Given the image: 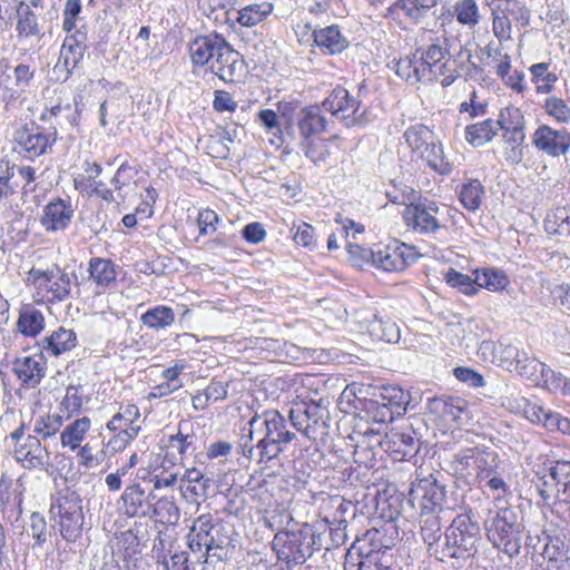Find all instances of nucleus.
<instances>
[{"mask_svg": "<svg viewBox=\"0 0 570 570\" xmlns=\"http://www.w3.org/2000/svg\"><path fill=\"white\" fill-rule=\"evenodd\" d=\"M499 456L484 448H466L453 455L450 469L466 485L487 488L498 499L510 492V487L498 472Z\"/></svg>", "mask_w": 570, "mask_h": 570, "instance_id": "obj_1", "label": "nucleus"}, {"mask_svg": "<svg viewBox=\"0 0 570 570\" xmlns=\"http://www.w3.org/2000/svg\"><path fill=\"white\" fill-rule=\"evenodd\" d=\"M248 425L252 428V433L256 434L259 462L277 458L296 436L288 430L286 419L276 410L256 413L248 421Z\"/></svg>", "mask_w": 570, "mask_h": 570, "instance_id": "obj_2", "label": "nucleus"}, {"mask_svg": "<svg viewBox=\"0 0 570 570\" xmlns=\"http://www.w3.org/2000/svg\"><path fill=\"white\" fill-rule=\"evenodd\" d=\"M452 48L453 39L443 36L416 51L420 52L421 75L424 77V83L440 81L443 87H449L459 77L454 66L455 59L462 58L466 50L460 46L459 51L451 55Z\"/></svg>", "mask_w": 570, "mask_h": 570, "instance_id": "obj_3", "label": "nucleus"}, {"mask_svg": "<svg viewBox=\"0 0 570 570\" xmlns=\"http://www.w3.org/2000/svg\"><path fill=\"white\" fill-rule=\"evenodd\" d=\"M480 528L466 514L453 519L444 531L440 549H435V558L442 562L453 560L452 564L461 567L478 551Z\"/></svg>", "mask_w": 570, "mask_h": 570, "instance_id": "obj_4", "label": "nucleus"}, {"mask_svg": "<svg viewBox=\"0 0 570 570\" xmlns=\"http://www.w3.org/2000/svg\"><path fill=\"white\" fill-rule=\"evenodd\" d=\"M28 279L32 283L39 301L49 304L66 302L73 297L72 286H79L78 275L68 273L59 265L46 271L32 268Z\"/></svg>", "mask_w": 570, "mask_h": 570, "instance_id": "obj_5", "label": "nucleus"}, {"mask_svg": "<svg viewBox=\"0 0 570 570\" xmlns=\"http://www.w3.org/2000/svg\"><path fill=\"white\" fill-rule=\"evenodd\" d=\"M315 535L309 529L279 531L274 535L272 547L277 560L287 570L304 564L314 553Z\"/></svg>", "mask_w": 570, "mask_h": 570, "instance_id": "obj_6", "label": "nucleus"}, {"mask_svg": "<svg viewBox=\"0 0 570 570\" xmlns=\"http://www.w3.org/2000/svg\"><path fill=\"white\" fill-rule=\"evenodd\" d=\"M488 539L499 550L509 557L519 554L521 549V531L517 512L503 508L485 521Z\"/></svg>", "mask_w": 570, "mask_h": 570, "instance_id": "obj_7", "label": "nucleus"}, {"mask_svg": "<svg viewBox=\"0 0 570 570\" xmlns=\"http://www.w3.org/2000/svg\"><path fill=\"white\" fill-rule=\"evenodd\" d=\"M50 513L66 541L75 542L81 537L85 517L81 499L77 494L58 497L51 504Z\"/></svg>", "mask_w": 570, "mask_h": 570, "instance_id": "obj_8", "label": "nucleus"}, {"mask_svg": "<svg viewBox=\"0 0 570 570\" xmlns=\"http://www.w3.org/2000/svg\"><path fill=\"white\" fill-rule=\"evenodd\" d=\"M445 206L420 197L406 206L403 217L413 230L423 235H434L445 228Z\"/></svg>", "mask_w": 570, "mask_h": 570, "instance_id": "obj_9", "label": "nucleus"}, {"mask_svg": "<svg viewBox=\"0 0 570 570\" xmlns=\"http://www.w3.org/2000/svg\"><path fill=\"white\" fill-rule=\"evenodd\" d=\"M293 426L309 440H316L327 433L328 410L320 402L295 404L289 412Z\"/></svg>", "mask_w": 570, "mask_h": 570, "instance_id": "obj_10", "label": "nucleus"}, {"mask_svg": "<svg viewBox=\"0 0 570 570\" xmlns=\"http://www.w3.org/2000/svg\"><path fill=\"white\" fill-rule=\"evenodd\" d=\"M322 106L346 127L363 124L364 112L361 111V101L343 87L334 88Z\"/></svg>", "mask_w": 570, "mask_h": 570, "instance_id": "obj_11", "label": "nucleus"}, {"mask_svg": "<svg viewBox=\"0 0 570 570\" xmlns=\"http://www.w3.org/2000/svg\"><path fill=\"white\" fill-rule=\"evenodd\" d=\"M13 140L19 153L33 158L43 155L56 141V132L45 134L35 122L23 124L14 130Z\"/></svg>", "mask_w": 570, "mask_h": 570, "instance_id": "obj_12", "label": "nucleus"}, {"mask_svg": "<svg viewBox=\"0 0 570 570\" xmlns=\"http://www.w3.org/2000/svg\"><path fill=\"white\" fill-rule=\"evenodd\" d=\"M415 259L413 247L394 240L383 247H376L372 265L385 272H402Z\"/></svg>", "mask_w": 570, "mask_h": 570, "instance_id": "obj_13", "label": "nucleus"}, {"mask_svg": "<svg viewBox=\"0 0 570 570\" xmlns=\"http://www.w3.org/2000/svg\"><path fill=\"white\" fill-rule=\"evenodd\" d=\"M11 438L16 440L14 458L24 468L36 469L46 465L49 453L36 435L23 438V428L21 426L11 433Z\"/></svg>", "mask_w": 570, "mask_h": 570, "instance_id": "obj_14", "label": "nucleus"}, {"mask_svg": "<svg viewBox=\"0 0 570 570\" xmlns=\"http://www.w3.org/2000/svg\"><path fill=\"white\" fill-rule=\"evenodd\" d=\"M228 45L225 37L217 32H212L206 36H197L188 45V51L190 60L194 67H208L217 59V55H220Z\"/></svg>", "mask_w": 570, "mask_h": 570, "instance_id": "obj_15", "label": "nucleus"}, {"mask_svg": "<svg viewBox=\"0 0 570 570\" xmlns=\"http://www.w3.org/2000/svg\"><path fill=\"white\" fill-rule=\"evenodd\" d=\"M570 461H557L547 472L538 476L535 484L541 499L546 504L553 502L559 507L561 490L570 472Z\"/></svg>", "mask_w": 570, "mask_h": 570, "instance_id": "obj_16", "label": "nucleus"}, {"mask_svg": "<svg viewBox=\"0 0 570 570\" xmlns=\"http://www.w3.org/2000/svg\"><path fill=\"white\" fill-rule=\"evenodd\" d=\"M532 144L550 157L566 156L570 150V132L564 128L558 130L548 125H541L532 134Z\"/></svg>", "mask_w": 570, "mask_h": 570, "instance_id": "obj_17", "label": "nucleus"}, {"mask_svg": "<svg viewBox=\"0 0 570 570\" xmlns=\"http://www.w3.org/2000/svg\"><path fill=\"white\" fill-rule=\"evenodd\" d=\"M209 71L226 83L240 81L247 73V63L243 56L228 42L226 48L217 55Z\"/></svg>", "mask_w": 570, "mask_h": 570, "instance_id": "obj_18", "label": "nucleus"}, {"mask_svg": "<svg viewBox=\"0 0 570 570\" xmlns=\"http://www.w3.org/2000/svg\"><path fill=\"white\" fill-rule=\"evenodd\" d=\"M12 371L26 387H36L46 375V361L42 355H22L14 360Z\"/></svg>", "mask_w": 570, "mask_h": 570, "instance_id": "obj_19", "label": "nucleus"}, {"mask_svg": "<svg viewBox=\"0 0 570 570\" xmlns=\"http://www.w3.org/2000/svg\"><path fill=\"white\" fill-rule=\"evenodd\" d=\"M155 497L146 491L139 484L127 487L121 494V510L125 515L151 517V503Z\"/></svg>", "mask_w": 570, "mask_h": 570, "instance_id": "obj_20", "label": "nucleus"}, {"mask_svg": "<svg viewBox=\"0 0 570 570\" xmlns=\"http://www.w3.org/2000/svg\"><path fill=\"white\" fill-rule=\"evenodd\" d=\"M73 217L71 205L61 198H57L46 205L41 224L48 232L63 230Z\"/></svg>", "mask_w": 570, "mask_h": 570, "instance_id": "obj_21", "label": "nucleus"}, {"mask_svg": "<svg viewBox=\"0 0 570 570\" xmlns=\"http://www.w3.org/2000/svg\"><path fill=\"white\" fill-rule=\"evenodd\" d=\"M87 31L82 28L77 29L73 33L68 35L60 49L59 59L63 66L75 70L83 58L87 49Z\"/></svg>", "mask_w": 570, "mask_h": 570, "instance_id": "obj_22", "label": "nucleus"}, {"mask_svg": "<svg viewBox=\"0 0 570 570\" xmlns=\"http://www.w3.org/2000/svg\"><path fill=\"white\" fill-rule=\"evenodd\" d=\"M480 350L483 354L490 351L493 357L492 361L498 362L500 366L510 372L519 367V363H522V353H525L524 351H520L515 345L502 341L498 344L483 341L480 345Z\"/></svg>", "mask_w": 570, "mask_h": 570, "instance_id": "obj_23", "label": "nucleus"}, {"mask_svg": "<svg viewBox=\"0 0 570 570\" xmlns=\"http://www.w3.org/2000/svg\"><path fill=\"white\" fill-rule=\"evenodd\" d=\"M326 119L321 114V108L317 105H312L303 108L298 114L297 126L299 134L306 141L315 138L326 129Z\"/></svg>", "mask_w": 570, "mask_h": 570, "instance_id": "obj_24", "label": "nucleus"}, {"mask_svg": "<svg viewBox=\"0 0 570 570\" xmlns=\"http://www.w3.org/2000/svg\"><path fill=\"white\" fill-rule=\"evenodd\" d=\"M77 342L73 330L60 326L42 340L41 348L49 355L59 356L76 347Z\"/></svg>", "mask_w": 570, "mask_h": 570, "instance_id": "obj_25", "label": "nucleus"}, {"mask_svg": "<svg viewBox=\"0 0 570 570\" xmlns=\"http://www.w3.org/2000/svg\"><path fill=\"white\" fill-rule=\"evenodd\" d=\"M313 38L315 45L326 55L341 53L348 45L336 24L314 30Z\"/></svg>", "mask_w": 570, "mask_h": 570, "instance_id": "obj_26", "label": "nucleus"}, {"mask_svg": "<svg viewBox=\"0 0 570 570\" xmlns=\"http://www.w3.org/2000/svg\"><path fill=\"white\" fill-rule=\"evenodd\" d=\"M414 499L420 498L423 510H434L445 500V488L436 480H421L411 491Z\"/></svg>", "mask_w": 570, "mask_h": 570, "instance_id": "obj_27", "label": "nucleus"}, {"mask_svg": "<svg viewBox=\"0 0 570 570\" xmlns=\"http://www.w3.org/2000/svg\"><path fill=\"white\" fill-rule=\"evenodd\" d=\"M52 118L56 119L57 125L60 127H63L66 125H69L71 127L77 126L80 118V109L78 106L77 98L73 99V104L58 102L51 108H46L41 115V119L50 120Z\"/></svg>", "mask_w": 570, "mask_h": 570, "instance_id": "obj_28", "label": "nucleus"}, {"mask_svg": "<svg viewBox=\"0 0 570 570\" xmlns=\"http://www.w3.org/2000/svg\"><path fill=\"white\" fill-rule=\"evenodd\" d=\"M429 406L432 412L443 417L461 421L462 414L468 410V402L461 397L442 396L432 399Z\"/></svg>", "mask_w": 570, "mask_h": 570, "instance_id": "obj_29", "label": "nucleus"}, {"mask_svg": "<svg viewBox=\"0 0 570 570\" xmlns=\"http://www.w3.org/2000/svg\"><path fill=\"white\" fill-rule=\"evenodd\" d=\"M273 10L274 6L269 1L254 2L237 11L236 21L243 27L252 28L265 21Z\"/></svg>", "mask_w": 570, "mask_h": 570, "instance_id": "obj_30", "label": "nucleus"}, {"mask_svg": "<svg viewBox=\"0 0 570 570\" xmlns=\"http://www.w3.org/2000/svg\"><path fill=\"white\" fill-rule=\"evenodd\" d=\"M367 332L373 340L386 343H397L401 337L396 323L377 314H373V318L368 321Z\"/></svg>", "mask_w": 570, "mask_h": 570, "instance_id": "obj_31", "label": "nucleus"}, {"mask_svg": "<svg viewBox=\"0 0 570 570\" xmlns=\"http://www.w3.org/2000/svg\"><path fill=\"white\" fill-rule=\"evenodd\" d=\"M90 428L91 421L89 417L83 416L75 420L62 430L60 434L61 445L76 451L81 446V442L85 440Z\"/></svg>", "mask_w": 570, "mask_h": 570, "instance_id": "obj_32", "label": "nucleus"}, {"mask_svg": "<svg viewBox=\"0 0 570 570\" xmlns=\"http://www.w3.org/2000/svg\"><path fill=\"white\" fill-rule=\"evenodd\" d=\"M421 535L428 544L430 554L435 557V549H440L444 537L440 518L434 514H425L421 520Z\"/></svg>", "mask_w": 570, "mask_h": 570, "instance_id": "obj_33", "label": "nucleus"}, {"mask_svg": "<svg viewBox=\"0 0 570 570\" xmlns=\"http://www.w3.org/2000/svg\"><path fill=\"white\" fill-rule=\"evenodd\" d=\"M89 279L99 287H107L116 282V271L114 264L109 259L94 257L88 263Z\"/></svg>", "mask_w": 570, "mask_h": 570, "instance_id": "obj_34", "label": "nucleus"}, {"mask_svg": "<svg viewBox=\"0 0 570 570\" xmlns=\"http://www.w3.org/2000/svg\"><path fill=\"white\" fill-rule=\"evenodd\" d=\"M403 138L411 150L417 155L426 150L435 140L434 134L426 126L417 124L409 127Z\"/></svg>", "mask_w": 570, "mask_h": 570, "instance_id": "obj_35", "label": "nucleus"}, {"mask_svg": "<svg viewBox=\"0 0 570 570\" xmlns=\"http://www.w3.org/2000/svg\"><path fill=\"white\" fill-rule=\"evenodd\" d=\"M542 557L547 560V570H561L569 561L568 550L564 542L559 538L548 540Z\"/></svg>", "mask_w": 570, "mask_h": 570, "instance_id": "obj_36", "label": "nucleus"}, {"mask_svg": "<svg viewBox=\"0 0 570 570\" xmlns=\"http://www.w3.org/2000/svg\"><path fill=\"white\" fill-rule=\"evenodd\" d=\"M18 330L26 336H37L45 328L43 314L33 306H24L17 323Z\"/></svg>", "mask_w": 570, "mask_h": 570, "instance_id": "obj_37", "label": "nucleus"}, {"mask_svg": "<svg viewBox=\"0 0 570 570\" xmlns=\"http://www.w3.org/2000/svg\"><path fill=\"white\" fill-rule=\"evenodd\" d=\"M550 63L538 62L529 68L531 73V81L535 85L538 94L547 95L554 89V85L558 81L556 72L550 71Z\"/></svg>", "mask_w": 570, "mask_h": 570, "instance_id": "obj_38", "label": "nucleus"}, {"mask_svg": "<svg viewBox=\"0 0 570 570\" xmlns=\"http://www.w3.org/2000/svg\"><path fill=\"white\" fill-rule=\"evenodd\" d=\"M475 282L479 287L487 288L491 292H499L504 289L509 284V277L501 269L482 268L473 272Z\"/></svg>", "mask_w": 570, "mask_h": 570, "instance_id": "obj_39", "label": "nucleus"}, {"mask_svg": "<svg viewBox=\"0 0 570 570\" xmlns=\"http://www.w3.org/2000/svg\"><path fill=\"white\" fill-rule=\"evenodd\" d=\"M17 31L21 37H40L41 31L39 28L37 13L31 10L30 6L20 2L17 8Z\"/></svg>", "mask_w": 570, "mask_h": 570, "instance_id": "obj_40", "label": "nucleus"}, {"mask_svg": "<svg viewBox=\"0 0 570 570\" xmlns=\"http://www.w3.org/2000/svg\"><path fill=\"white\" fill-rule=\"evenodd\" d=\"M198 7L217 26L229 24L232 20L228 0H200Z\"/></svg>", "mask_w": 570, "mask_h": 570, "instance_id": "obj_41", "label": "nucleus"}, {"mask_svg": "<svg viewBox=\"0 0 570 570\" xmlns=\"http://www.w3.org/2000/svg\"><path fill=\"white\" fill-rule=\"evenodd\" d=\"M498 134V127L493 119L469 125L465 128V139L473 146H482Z\"/></svg>", "mask_w": 570, "mask_h": 570, "instance_id": "obj_42", "label": "nucleus"}, {"mask_svg": "<svg viewBox=\"0 0 570 570\" xmlns=\"http://www.w3.org/2000/svg\"><path fill=\"white\" fill-rule=\"evenodd\" d=\"M302 147L305 156L316 166L321 167L328 165L332 155L330 140L313 138L302 141Z\"/></svg>", "mask_w": 570, "mask_h": 570, "instance_id": "obj_43", "label": "nucleus"}, {"mask_svg": "<svg viewBox=\"0 0 570 570\" xmlns=\"http://www.w3.org/2000/svg\"><path fill=\"white\" fill-rule=\"evenodd\" d=\"M140 321L145 326L157 331L170 326L175 322V313L173 308L159 305L145 312Z\"/></svg>", "mask_w": 570, "mask_h": 570, "instance_id": "obj_44", "label": "nucleus"}, {"mask_svg": "<svg viewBox=\"0 0 570 570\" xmlns=\"http://www.w3.org/2000/svg\"><path fill=\"white\" fill-rule=\"evenodd\" d=\"M421 70L420 58H416V53L401 58L395 63L396 75L411 85L417 82L424 83V77L421 75Z\"/></svg>", "mask_w": 570, "mask_h": 570, "instance_id": "obj_45", "label": "nucleus"}, {"mask_svg": "<svg viewBox=\"0 0 570 570\" xmlns=\"http://www.w3.org/2000/svg\"><path fill=\"white\" fill-rule=\"evenodd\" d=\"M484 187L478 179H471L463 184L459 191V198L464 208L475 212L482 204Z\"/></svg>", "mask_w": 570, "mask_h": 570, "instance_id": "obj_46", "label": "nucleus"}, {"mask_svg": "<svg viewBox=\"0 0 570 570\" xmlns=\"http://www.w3.org/2000/svg\"><path fill=\"white\" fill-rule=\"evenodd\" d=\"M419 156L441 175H449L452 171L451 164L444 158L442 145L438 144L435 140Z\"/></svg>", "mask_w": 570, "mask_h": 570, "instance_id": "obj_47", "label": "nucleus"}, {"mask_svg": "<svg viewBox=\"0 0 570 570\" xmlns=\"http://www.w3.org/2000/svg\"><path fill=\"white\" fill-rule=\"evenodd\" d=\"M379 399L387 406L393 407L397 416L405 412L409 402L407 394L402 389L391 385L381 387Z\"/></svg>", "mask_w": 570, "mask_h": 570, "instance_id": "obj_48", "label": "nucleus"}, {"mask_svg": "<svg viewBox=\"0 0 570 570\" xmlns=\"http://www.w3.org/2000/svg\"><path fill=\"white\" fill-rule=\"evenodd\" d=\"M151 517H156L163 524H174L179 520V509L169 498H160L151 503Z\"/></svg>", "mask_w": 570, "mask_h": 570, "instance_id": "obj_49", "label": "nucleus"}, {"mask_svg": "<svg viewBox=\"0 0 570 570\" xmlns=\"http://www.w3.org/2000/svg\"><path fill=\"white\" fill-rule=\"evenodd\" d=\"M20 500L13 497L10 488L0 483V518L11 521L13 518L18 519L21 513Z\"/></svg>", "mask_w": 570, "mask_h": 570, "instance_id": "obj_50", "label": "nucleus"}, {"mask_svg": "<svg viewBox=\"0 0 570 570\" xmlns=\"http://www.w3.org/2000/svg\"><path fill=\"white\" fill-rule=\"evenodd\" d=\"M364 411L366 415L376 423L392 422L394 417L397 416L393 407L387 406L380 399L365 401Z\"/></svg>", "mask_w": 570, "mask_h": 570, "instance_id": "obj_51", "label": "nucleus"}, {"mask_svg": "<svg viewBox=\"0 0 570 570\" xmlns=\"http://www.w3.org/2000/svg\"><path fill=\"white\" fill-rule=\"evenodd\" d=\"M498 130H513L524 127V117L521 110L514 106H508L501 109L498 120H494Z\"/></svg>", "mask_w": 570, "mask_h": 570, "instance_id": "obj_52", "label": "nucleus"}, {"mask_svg": "<svg viewBox=\"0 0 570 570\" xmlns=\"http://www.w3.org/2000/svg\"><path fill=\"white\" fill-rule=\"evenodd\" d=\"M446 283L466 295H475L479 292L475 277L472 278L454 268H450L444 276Z\"/></svg>", "mask_w": 570, "mask_h": 570, "instance_id": "obj_53", "label": "nucleus"}, {"mask_svg": "<svg viewBox=\"0 0 570 570\" xmlns=\"http://www.w3.org/2000/svg\"><path fill=\"white\" fill-rule=\"evenodd\" d=\"M454 12L460 23L474 27L480 21L479 7L474 0H461L455 3Z\"/></svg>", "mask_w": 570, "mask_h": 570, "instance_id": "obj_54", "label": "nucleus"}, {"mask_svg": "<svg viewBox=\"0 0 570 570\" xmlns=\"http://www.w3.org/2000/svg\"><path fill=\"white\" fill-rule=\"evenodd\" d=\"M213 519L210 514H203L198 517L190 529L189 534L199 538L200 541H205L207 544V551L216 547L215 539L212 535Z\"/></svg>", "mask_w": 570, "mask_h": 570, "instance_id": "obj_55", "label": "nucleus"}, {"mask_svg": "<svg viewBox=\"0 0 570 570\" xmlns=\"http://www.w3.org/2000/svg\"><path fill=\"white\" fill-rule=\"evenodd\" d=\"M546 366L547 364L534 357H529L527 353H522V363H519V367H515L514 371L521 376L539 384Z\"/></svg>", "mask_w": 570, "mask_h": 570, "instance_id": "obj_56", "label": "nucleus"}, {"mask_svg": "<svg viewBox=\"0 0 570 570\" xmlns=\"http://www.w3.org/2000/svg\"><path fill=\"white\" fill-rule=\"evenodd\" d=\"M436 4V0H399L397 7H401L406 16L419 22Z\"/></svg>", "mask_w": 570, "mask_h": 570, "instance_id": "obj_57", "label": "nucleus"}, {"mask_svg": "<svg viewBox=\"0 0 570 570\" xmlns=\"http://www.w3.org/2000/svg\"><path fill=\"white\" fill-rule=\"evenodd\" d=\"M83 395L80 385H69L60 404V412L67 417L77 413L82 406Z\"/></svg>", "mask_w": 570, "mask_h": 570, "instance_id": "obj_58", "label": "nucleus"}, {"mask_svg": "<svg viewBox=\"0 0 570 570\" xmlns=\"http://www.w3.org/2000/svg\"><path fill=\"white\" fill-rule=\"evenodd\" d=\"M503 13H505L512 21L525 27L530 22V10L518 0H504L502 6H499Z\"/></svg>", "mask_w": 570, "mask_h": 570, "instance_id": "obj_59", "label": "nucleus"}, {"mask_svg": "<svg viewBox=\"0 0 570 570\" xmlns=\"http://www.w3.org/2000/svg\"><path fill=\"white\" fill-rule=\"evenodd\" d=\"M544 109L558 122L568 124L570 121V107L559 97L551 96L547 98Z\"/></svg>", "mask_w": 570, "mask_h": 570, "instance_id": "obj_60", "label": "nucleus"}, {"mask_svg": "<svg viewBox=\"0 0 570 570\" xmlns=\"http://www.w3.org/2000/svg\"><path fill=\"white\" fill-rule=\"evenodd\" d=\"M492 29L494 36L500 42L511 39L512 19L503 13L499 7L495 11H493Z\"/></svg>", "mask_w": 570, "mask_h": 570, "instance_id": "obj_61", "label": "nucleus"}, {"mask_svg": "<svg viewBox=\"0 0 570 570\" xmlns=\"http://www.w3.org/2000/svg\"><path fill=\"white\" fill-rule=\"evenodd\" d=\"M346 247L347 253L350 255V259L353 262L354 265L362 267L363 264L366 263L373 264L376 248H366L357 244H354L351 240L347 242Z\"/></svg>", "mask_w": 570, "mask_h": 570, "instance_id": "obj_62", "label": "nucleus"}, {"mask_svg": "<svg viewBox=\"0 0 570 570\" xmlns=\"http://www.w3.org/2000/svg\"><path fill=\"white\" fill-rule=\"evenodd\" d=\"M114 435L108 440L105 444L106 452L109 454H115L124 451L131 441L139 434L131 432H112Z\"/></svg>", "mask_w": 570, "mask_h": 570, "instance_id": "obj_63", "label": "nucleus"}, {"mask_svg": "<svg viewBox=\"0 0 570 570\" xmlns=\"http://www.w3.org/2000/svg\"><path fill=\"white\" fill-rule=\"evenodd\" d=\"M61 424V415L41 417L36 421L33 433L41 435L42 439H47L55 435Z\"/></svg>", "mask_w": 570, "mask_h": 570, "instance_id": "obj_64", "label": "nucleus"}]
</instances>
